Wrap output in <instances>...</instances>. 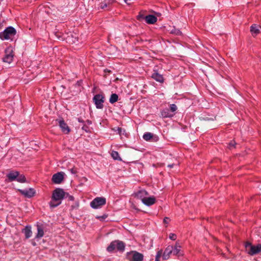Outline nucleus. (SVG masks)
<instances>
[{
  "label": "nucleus",
  "mask_w": 261,
  "mask_h": 261,
  "mask_svg": "<svg viewBox=\"0 0 261 261\" xmlns=\"http://www.w3.org/2000/svg\"><path fill=\"white\" fill-rule=\"evenodd\" d=\"M84 130L86 132H90L91 131L90 128L85 126V125L84 124L83 126V130Z\"/></svg>",
  "instance_id": "obj_32"
},
{
  "label": "nucleus",
  "mask_w": 261,
  "mask_h": 261,
  "mask_svg": "<svg viewBox=\"0 0 261 261\" xmlns=\"http://www.w3.org/2000/svg\"><path fill=\"white\" fill-rule=\"evenodd\" d=\"M155 261H160V259L155 258Z\"/></svg>",
  "instance_id": "obj_44"
},
{
  "label": "nucleus",
  "mask_w": 261,
  "mask_h": 261,
  "mask_svg": "<svg viewBox=\"0 0 261 261\" xmlns=\"http://www.w3.org/2000/svg\"><path fill=\"white\" fill-rule=\"evenodd\" d=\"M245 245H251V243H249V242H247Z\"/></svg>",
  "instance_id": "obj_43"
},
{
  "label": "nucleus",
  "mask_w": 261,
  "mask_h": 261,
  "mask_svg": "<svg viewBox=\"0 0 261 261\" xmlns=\"http://www.w3.org/2000/svg\"><path fill=\"white\" fill-rule=\"evenodd\" d=\"M148 195V193L145 190H141L136 194V196L138 198L141 200L143 202V200L145 199L146 196Z\"/></svg>",
  "instance_id": "obj_19"
},
{
  "label": "nucleus",
  "mask_w": 261,
  "mask_h": 261,
  "mask_svg": "<svg viewBox=\"0 0 261 261\" xmlns=\"http://www.w3.org/2000/svg\"><path fill=\"white\" fill-rule=\"evenodd\" d=\"M18 191L22 195L28 198L33 197L35 193V190L32 188L24 190H18Z\"/></svg>",
  "instance_id": "obj_10"
},
{
  "label": "nucleus",
  "mask_w": 261,
  "mask_h": 261,
  "mask_svg": "<svg viewBox=\"0 0 261 261\" xmlns=\"http://www.w3.org/2000/svg\"><path fill=\"white\" fill-rule=\"evenodd\" d=\"M31 228V226L27 225L22 229V232L24 233L26 239H29L32 236V231Z\"/></svg>",
  "instance_id": "obj_14"
},
{
  "label": "nucleus",
  "mask_w": 261,
  "mask_h": 261,
  "mask_svg": "<svg viewBox=\"0 0 261 261\" xmlns=\"http://www.w3.org/2000/svg\"><path fill=\"white\" fill-rule=\"evenodd\" d=\"M13 59V54L12 53V50L8 48L5 50V55L3 58V61L8 63H10Z\"/></svg>",
  "instance_id": "obj_8"
},
{
  "label": "nucleus",
  "mask_w": 261,
  "mask_h": 261,
  "mask_svg": "<svg viewBox=\"0 0 261 261\" xmlns=\"http://www.w3.org/2000/svg\"><path fill=\"white\" fill-rule=\"evenodd\" d=\"M106 203V198L104 197H96L90 203L91 206L93 208H98L104 205Z\"/></svg>",
  "instance_id": "obj_5"
},
{
  "label": "nucleus",
  "mask_w": 261,
  "mask_h": 261,
  "mask_svg": "<svg viewBox=\"0 0 261 261\" xmlns=\"http://www.w3.org/2000/svg\"><path fill=\"white\" fill-rule=\"evenodd\" d=\"M162 116L163 117H170L172 116V115L169 114L167 111H163L162 112Z\"/></svg>",
  "instance_id": "obj_26"
},
{
  "label": "nucleus",
  "mask_w": 261,
  "mask_h": 261,
  "mask_svg": "<svg viewBox=\"0 0 261 261\" xmlns=\"http://www.w3.org/2000/svg\"><path fill=\"white\" fill-rule=\"evenodd\" d=\"M16 34V30L12 27H9L0 33V38L2 40H12Z\"/></svg>",
  "instance_id": "obj_3"
},
{
  "label": "nucleus",
  "mask_w": 261,
  "mask_h": 261,
  "mask_svg": "<svg viewBox=\"0 0 261 261\" xmlns=\"http://www.w3.org/2000/svg\"><path fill=\"white\" fill-rule=\"evenodd\" d=\"M37 233L36 235V238L39 239L42 238L44 235V230L42 225L37 224Z\"/></svg>",
  "instance_id": "obj_17"
},
{
  "label": "nucleus",
  "mask_w": 261,
  "mask_h": 261,
  "mask_svg": "<svg viewBox=\"0 0 261 261\" xmlns=\"http://www.w3.org/2000/svg\"><path fill=\"white\" fill-rule=\"evenodd\" d=\"M175 34L176 35H181V32L179 31V30H177L176 32H175Z\"/></svg>",
  "instance_id": "obj_41"
},
{
  "label": "nucleus",
  "mask_w": 261,
  "mask_h": 261,
  "mask_svg": "<svg viewBox=\"0 0 261 261\" xmlns=\"http://www.w3.org/2000/svg\"><path fill=\"white\" fill-rule=\"evenodd\" d=\"M18 175V172L17 171H11L7 175V177L8 178L6 180V181H12L16 179Z\"/></svg>",
  "instance_id": "obj_13"
},
{
  "label": "nucleus",
  "mask_w": 261,
  "mask_h": 261,
  "mask_svg": "<svg viewBox=\"0 0 261 261\" xmlns=\"http://www.w3.org/2000/svg\"><path fill=\"white\" fill-rule=\"evenodd\" d=\"M125 246H117V249L118 251L123 252L124 250Z\"/></svg>",
  "instance_id": "obj_30"
},
{
  "label": "nucleus",
  "mask_w": 261,
  "mask_h": 261,
  "mask_svg": "<svg viewBox=\"0 0 261 261\" xmlns=\"http://www.w3.org/2000/svg\"><path fill=\"white\" fill-rule=\"evenodd\" d=\"M169 238L172 240H175L176 239V236L174 233H170L169 234Z\"/></svg>",
  "instance_id": "obj_31"
},
{
  "label": "nucleus",
  "mask_w": 261,
  "mask_h": 261,
  "mask_svg": "<svg viewBox=\"0 0 261 261\" xmlns=\"http://www.w3.org/2000/svg\"><path fill=\"white\" fill-rule=\"evenodd\" d=\"M66 41L69 43H75L76 41L77 40V38L75 36L74 37L72 34L70 36L68 35L66 38Z\"/></svg>",
  "instance_id": "obj_21"
},
{
  "label": "nucleus",
  "mask_w": 261,
  "mask_h": 261,
  "mask_svg": "<svg viewBox=\"0 0 261 261\" xmlns=\"http://www.w3.org/2000/svg\"><path fill=\"white\" fill-rule=\"evenodd\" d=\"M88 124H91V121H88Z\"/></svg>",
  "instance_id": "obj_45"
},
{
  "label": "nucleus",
  "mask_w": 261,
  "mask_h": 261,
  "mask_svg": "<svg viewBox=\"0 0 261 261\" xmlns=\"http://www.w3.org/2000/svg\"><path fill=\"white\" fill-rule=\"evenodd\" d=\"M174 164H169V165H168V167H169V168H172L174 166Z\"/></svg>",
  "instance_id": "obj_42"
},
{
  "label": "nucleus",
  "mask_w": 261,
  "mask_h": 261,
  "mask_svg": "<svg viewBox=\"0 0 261 261\" xmlns=\"http://www.w3.org/2000/svg\"><path fill=\"white\" fill-rule=\"evenodd\" d=\"M118 100V96L117 94L114 93L112 94L110 97L109 99L110 102L111 103H114L115 102L117 101Z\"/></svg>",
  "instance_id": "obj_23"
},
{
  "label": "nucleus",
  "mask_w": 261,
  "mask_h": 261,
  "mask_svg": "<svg viewBox=\"0 0 261 261\" xmlns=\"http://www.w3.org/2000/svg\"><path fill=\"white\" fill-rule=\"evenodd\" d=\"M144 17H144L142 14H140L138 16V19H141V18H143V19H144Z\"/></svg>",
  "instance_id": "obj_40"
},
{
  "label": "nucleus",
  "mask_w": 261,
  "mask_h": 261,
  "mask_svg": "<svg viewBox=\"0 0 261 261\" xmlns=\"http://www.w3.org/2000/svg\"><path fill=\"white\" fill-rule=\"evenodd\" d=\"M116 246H108L107 248V250L109 252H112L116 249Z\"/></svg>",
  "instance_id": "obj_27"
},
{
  "label": "nucleus",
  "mask_w": 261,
  "mask_h": 261,
  "mask_svg": "<svg viewBox=\"0 0 261 261\" xmlns=\"http://www.w3.org/2000/svg\"><path fill=\"white\" fill-rule=\"evenodd\" d=\"M246 251L250 255H254L261 252V246H245Z\"/></svg>",
  "instance_id": "obj_6"
},
{
  "label": "nucleus",
  "mask_w": 261,
  "mask_h": 261,
  "mask_svg": "<svg viewBox=\"0 0 261 261\" xmlns=\"http://www.w3.org/2000/svg\"><path fill=\"white\" fill-rule=\"evenodd\" d=\"M154 71V73H153L151 75V77L157 82H159L160 83H163L164 82V78L162 75L159 74L155 71Z\"/></svg>",
  "instance_id": "obj_18"
},
{
  "label": "nucleus",
  "mask_w": 261,
  "mask_h": 261,
  "mask_svg": "<svg viewBox=\"0 0 261 261\" xmlns=\"http://www.w3.org/2000/svg\"><path fill=\"white\" fill-rule=\"evenodd\" d=\"M57 121L58 122L59 125L62 131L65 134H68L70 132V129L65 121L63 119H59L57 120Z\"/></svg>",
  "instance_id": "obj_9"
},
{
  "label": "nucleus",
  "mask_w": 261,
  "mask_h": 261,
  "mask_svg": "<svg viewBox=\"0 0 261 261\" xmlns=\"http://www.w3.org/2000/svg\"><path fill=\"white\" fill-rule=\"evenodd\" d=\"M235 147V142L233 141H232L229 144V148L231 149L232 147Z\"/></svg>",
  "instance_id": "obj_34"
},
{
  "label": "nucleus",
  "mask_w": 261,
  "mask_h": 261,
  "mask_svg": "<svg viewBox=\"0 0 261 261\" xmlns=\"http://www.w3.org/2000/svg\"><path fill=\"white\" fill-rule=\"evenodd\" d=\"M250 32L253 36L261 33V26L256 24H252L250 27Z\"/></svg>",
  "instance_id": "obj_12"
},
{
  "label": "nucleus",
  "mask_w": 261,
  "mask_h": 261,
  "mask_svg": "<svg viewBox=\"0 0 261 261\" xmlns=\"http://www.w3.org/2000/svg\"><path fill=\"white\" fill-rule=\"evenodd\" d=\"M68 194L60 188L56 189L53 192L51 200L49 202V205L51 207H55L61 203L62 200L67 197Z\"/></svg>",
  "instance_id": "obj_1"
},
{
  "label": "nucleus",
  "mask_w": 261,
  "mask_h": 261,
  "mask_svg": "<svg viewBox=\"0 0 261 261\" xmlns=\"http://www.w3.org/2000/svg\"><path fill=\"white\" fill-rule=\"evenodd\" d=\"M162 250H160L158 252H157V254L156 255V256H155V258H159L161 257V256H162Z\"/></svg>",
  "instance_id": "obj_33"
},
{
  "label": "nucleus",
  "mask_w": 261,
  "mask_h": 261,
  "mask_svg": "<svg viewBox=\"0 0 261 261\" xmlns=\"http://www.w3.org/2000/svg\"><path fill=\"white\" fill-rule=\"evenodd\" d=\"M64 178L63 173L58 172L53 176L52 180L55 184H60Z\"/></svg>",
  "instance_id": "obj_11"
},
{
  "label": "nucleus",
  "mask_w": 261,
  "mask_h": 261,
  "mask_svg": "<svg viewBox=\"0 0 261 261\" xmlns=\"http://www.w3.org/2000/svg\"><path fill=\"white\" fill-rule=\"evenodd\" d=\"M111 156L115 160L121 161V159L117 151H112L111 152Z\"/></svg>",
  "instance_id": "obj_22"
},
{
  "label": "nucleus",
  "mask_w": 261,
  "mask_h": 261,
  "mask_svg": "<svg viewBox=\"0 0 261 261\" xmlns=\"http://www.w3.org/2000/svg\"><path fill=\"white\" fill-rule=\"evenodd\" d=\"M153 137V135L150 133H146L143 135V138L146 141L150 140Z\"/></svg>",
  "instance_id": "obj_24"
},
{
  "label": "nucleus",
  "mask_w": 261,
  "mask_h": 261,
  "mask_svg": "<svg viewBox=\"0 0 261 261\" xmlns=\"http://www.w3.org/2000/svg\"><path fill=\"white\" fill-rule=\"evenodd\" d=\"M70 171L73 174H75L77 172V169L75 168H71Z\"/></svg>",
  "instance_id": "obj_35"
},
{
  "label": "nucleus",
  "mask_w": 261,
  "mask_h": 261,
  "mask_svg": "<svg viewBox=\"0 0 261 261\" xmlns=\"http://www.w3.org/2000/svg\"><path fill=\"white\" fill-rule=\"evenodd\" d=\"M172 254L176 255H181L180 246H168L163 254V258L165 260L167 259Z\"/></svg>",
  "instance_id": "obj_2"
},
{
  "label": "nucleus",
  "mask_w": 261,
  "mask_h": 261,
  "mask_svg": "<svg viewBox=\"0 0 261 261\" xmlns=\"http://www.w3.org/2000/svg\"><path fill=\"white\" fill-rule=\"evenodd\" d=\"M127 258L129 261H143L144 255L136 251H131L126 253Z\"/></svg>",
  "instance_id": "obj_4"
},
{
  "label": "nucleus",
  "mask_w": 261,
  "mask_h": 261,
  "mask_svg": "<svg viewBox=\"0 0 261 261\" xmlns=\"http://www.w3.org/2000/svg\"><path fill=\"white\" fill-rule=\"evenodd\" d=\"M127 1L128 0H124L125 2L126 3H127Z\"/></svg>",
  "instance_id": "obj_46"
},
{
  "label": "nucleus",
  "mask_w": 261,
  "mask_h": 261,
  "mask_svg": "<svg viewBox=\"0 0 261 261\" xmlns=\"http://www.w3.org/2000/svg\"><path fill=\"white\" fill-rule=\"evenodd\" d=\"M170 108V110L172 112H175L177 109L176 106L175 104L171 105Z\"/></svg>",
  "instance_id": "obj_29"
},
{
  "label": "nucleus",
  "mask_w": 261,
  "mask_h": 261,
  "mask_svg": "<svg viewBox=\"0 0 261 261\" xmlns=\"http://www.w3.org/2000/svg\"><path fill=\"white\" fill-rule=\"evenodd\" d=\"M121 130H122V128H120V127H117L116 128V131H117L119 135H121Z\"/></svg>",
  "instance_id": "obj_38"
},
{
  "label": "nucleus",
  "mask_w": 261,
  "mask_h": 261,
  "mask_svg": "<svg viewBox=\"0 0 261 261\" xmlns=\"http://www.w3.org/2000/svg\"><path fill=\"white\" fill-rule=\"evenodd\" d=\"M93 101L97 109H102L103 107L104 96L102 94H96L93 97Z\"/></svg>",
  "instance_id": "obj_7"
},
{
  "label": "nucleus",
  "mask_w": 261,
  "mask_h": 261,
  "mask_svg": "<svg viewBox=\"0 0 261 261\" xmlns=\"http://www.w3.org/2000/svg\"><path fill=\"white\" fill-rule=\"evenodd\" d=\"M16 180L19 182H24L25 181V178L23 175H19L18 174V175L16 178Z\"/></svg>",
  "instance_id": "obj_25"
},
{
  "label": "nucleus",
  "mask_w": 261,
  "mask_h": 261,
  "mask_svg": "<svg viewBox=\"0 0 261 261\" xmlns=\"http://www.w3.org/2000/svg\"><path fill=\"white\" fill-rule=\"evenodd\" d=\"M104 72L106 73L105 76H106L108 73H110L111 71L107 69L104 70Z\"/></svg>",
  "instance_id": "obj_39"
},
{
  "label": "nucleus",
  "mask_w": 261,
  "mask_h": 261,
  "mask_svg": "<svg viewBox=\"0 0 261 261\" xmlns=\"http://www.w3.org/2000/svg\"><path fill=\"white\" fill-rule=\"evenodd\" d=\"M111 3L110 1H105L103 2H102L99 5V7L101 9H105L109 7Z\"/></svg>",
  "instance_id": "obj_20"
},
{
  "label": "nucleus",
  "mask_w": 261,
  "mask_h": 261,
  "mask_svg": "<svg viewBox=\"0 0 261 261\" xmlns=\"http://www.w3.org/2000/svg\"><path fill=\"white\" fill-rule=\"evenodd\" d=\"M82 179H83L84 177H82ZM84 179H85V180H87V179L86 178H84Z\"/></svg>",
  "instance_id": "obj_47"
},
{
  "label": "nucleus",
  "mask_w": 261,
  "mask_h": 261,
  "mask_svg": "<svg viewBox=\"0 0 261 261\" xmlns=\"http://www.w3.org/2000/svg\"><path fill=\"white\" fill-rule=\"evenodd\" d=\"M144 19L148 24H154L157 21V18L153 15H148L145 16Z\"/></svg>",
  "instance_id": "obj_16"
},
{
  "label": "nucleus",
  "mask_w": 261,
  "mask_h": 261,
  "mask_svg": "<svg viewBox=\"0 0 261 261\" xmlns=\"http://www.w3.org/2000/svg\"><path fill=\"white\" fill-rule=\"evenodd\" d=\"M145 205L150 206L155 202V198L154 197H146L145 199L143 200L142 202Z\"/></svg>",
  "instance_id": "obj_15"
},
{
  "label": "nucleus",
  "mask_w": 261,
  "mask_h": 261,
  "mask_svg": "<svg viewBox=\"0 0 261 261\" xmlns=\"http://www.w3.org/2000/svg\"><path fill=\"white\" fill-rule=\"evenodd\" d=\"M106 217H107L106 215H103L102 216L97 217L96 218L98 219H99L100 220H103V219H106Z\"/></svg>",
  "instance_id": "obj_37"
},
{
  "label": "nucleus",
  "mask_w": 261,
  "mask_h": 261,
  "mask_svg": "<svg viewBox=\"0 0 261 261\" xmlns=\"http://www.w3.org/2000/svg\"><path fill=\"white\" fill-rule=\"evenodd\" d=\"M110 245H124L123 242L119 241H115L110 244Z\"/></svg>",
  "instance_id": "obj_28"
},
{
  "label": "nucleus",
  "mask_w": 261,
  "mask_h": 261,
  "mask_svg": "<svg viewBox=\"0 0 261 261\" xmlns=\"http://www.w3.org/2000/svg\"><path fill=\"white\" fill-rule=\"evenodd\" d=\"M170 221V219L168 217H165L164 219V223L165 224H168Z\"/></svg>",
  "instance_id": "obj_36"
}]
</instances>
